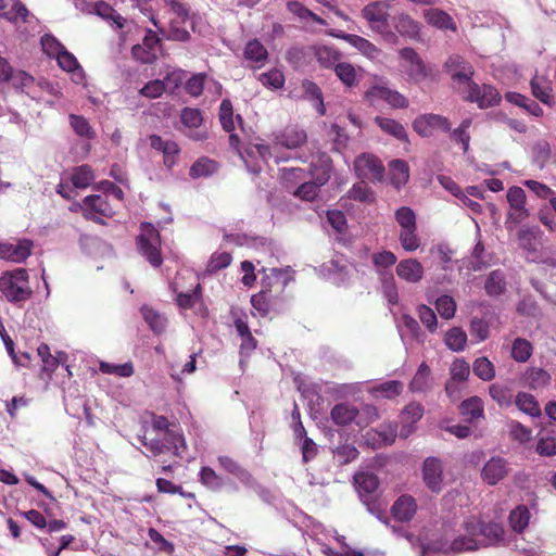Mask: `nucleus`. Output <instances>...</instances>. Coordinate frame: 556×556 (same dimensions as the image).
<instances>
[{
  "instance_id": "f257e3e1",
  "label": "nucleus",
  "mask_w": 556,
  "mask_h": 556,
  "mask_svg": "<svg viewBox=\"0 0 556 556\" xmlns=\"http://www.w3.org/2000/svg\"><path fill=\"white\" fill-rule=\"evenodd\" d=\"M354 485L362 503L367 507V510L379 520L387 521L384 519L386 504L380 500L378 493V477L371 472H357L354 475Z\"/></svg>"
},
{
  "instance_id": "f03ea898",
  "label": "nucleus",
  "mask_w": 556,
  "mask_h": 556,
  "mask_svg": "<svg viewBox=\"0 0 556 556\" xmlns=\"http://www.w3.org/2000/svg\"><path fill=\"white\" fill-rule=\"evenodd\" d=\"M0 291L4 298L14 304L24 303L33 295L29 287V276L25 268L4 271L0 277Z\"/></svg>"
},
{
  "instance_id": "7ed1b4c3",
  "label": "nucleus",
  "mask_w": 556,
  "mask_h": 556,
  "mask_svg": "<svg viewBox=\"0 0 556 556\" xmlns=\"http://www.w3.org/2000/svg\"><path fill=\"white\" fill-rule=\"evenodd\" d=\"M463 529L471 535H477L480 548L506 545L505 529L498 522H485L470 517L464 521Z\"/></svg>"
},
{
  "instance_id": "20e7f679",
  "label": "nucleus",
  "mask_w": 556,
  "mask_h": 556,
  "mask_svg": "<svg viewBox=\"0 0 556 556\" xmlns=\"http://www.w3.org/2000/svg\"><path fill=\"white\" fill-rule=\"evenodd\" d=\"M137 245L140 253L153 266L159 267L163 263L161 255V238L159 231L149 223L141 224V232L137 237Z\"/></svg>"
},
{
  "instance_id": "39448f33",
  "label": "nucleus",
  "mask_w": 556,
  "mask_h": 556,
  "mask_svg": "<svg viewBox=\"0 0 556 556\" xmlns=\"http://www.w3.org/2000/svg\"><path fill=\"white\" fill-rule=\"evenodd\" d=\"M365 99L371 105H376L379 101H384L394 109H406L408 106V100L397 90L389 88L383 78H379V80L365 92Z\"/></svg>"
},
{
  "instance_id": "423d86ee",
  "label": "nucleus",
  "mask_w": 556,
  "mask_h": 556,
  "mask_svg": "<svg viewBox=\"0 0 556 556\" xmlns=\"http://www.w3.org/2000/svg\"><path fill=\"white\" fill-rule=\"evenodd\" d=\"M270 157H275L276 163L286 160L275 154L271 146L264 143L251 144L245 149L244 154H242L247 169L253 175L260 174L262 163H267Z\"/></svg>"
},
{
  "instance_id": "0eeeda50",
  "label": "nucleus",
  "mask_w": 556,
  "mask_h": 556,
  "mask_svg": "<svg viewBox=\"0 0 556 556\" xmlns=\"http://www.w3.org/2000/svg\"><path fill=\"white\" fill-rule=\"evenodd\" d=\"M401 67L409 80L419 83L424 80L428 73L426 65L415 49L406 47L399 52Z\"/></svg>"
},
{
  "instance_id": "6e6552de",
  "label": "nucleus",
  "mask_w": 556,
  "mask_h": 556,
  "mask_svg": "<svg viewBox=\"0 0 556 556\" xmlns=\"http://www.w3.org/2000/svg\"><path fill=\"white\" fill-rule=\"evenodd\" d=\"M444 72L448 74L454 83L466 85L473 83L475 70L472 65L458 54H452L444 63Z\"/></svg>"
},
{
  "instance_id": "1a4fd4ad",
  "label": "nucleus",
  "mask_w": 556,
  "mask_h": 556,
  "mask_svg": "<svg viewBox=\"0 0 556 556\" xmlns=\"http://www.w3.org/2000/svg\"><path fill=\"white\" fill-rule=\"evenodd\" d=\"M422 481L425 485L434 494L443 490V464L438 457H427L422 463Z\"/></svg>"
},
{
  "instance_id": "9d476101",
  "label": "nucleus",
  "mask_w": 556,
  "mask_h": 556,
  "mask_svg": "<svg viewBox=\"0 0 556 556\" xmlns=\"http://www.w3.org/2000/svg\"><path fill=\"white\" fill-rule=\"evenodd\" d=\"M465 99L469 102H476L480 109H488L500 103L501 94L491 85L479 86L473 81L470 83V86L467 88Z\"/></svg>"
},
{
  "instance_id": "9b49d317",
  "label": "nucleus",
  "mask_w": 556,
  "mask_h": 556,
  "mask_svg": "<svg viewBox=\"0 0 556 556\" xmlns=\"http://www.w3.org/2000/svg\"><path fill=\"white\" fill-rule=\"evenodd\" d=\"M389 8L390 4L388 2L372 1L362 9L361 15L367 21L370 29L377 31L389 24Z\"/></svg>"
},
{
  "instance_id": "f8f14e48",
  "label": "nucleus",
  "mask_w": 556,
  "mask_h": 556,
  "mask_svg": "<svg viewBox=\"0 0 556 556\" xmlns=\"http://www.w3.org/2000/svg\"><path fill=\"white\" fill-rule=\"evenodd\" d=\"M34 242L30 239H18L15 242L0 243V258L23 263L31 254Z\"/></svg>"
},
{
  "instance_id": "ddd939ff",
  "label": "nucleus",
  "mask_w": 556,
  "mask_h": 556,
  "mask_svg": "<svg viewBox=\"0 0 556 556\" xmlns=\"http://www.w3.org/2000/svg\"><path fill=\"white\" fill-rule=\"evenodd\" d=\"M354 169L358 177L363 179L381 180L384 167L374 155L362 154L354 162Z\"/></svg>"
},
{
  "instance_id": "4468645a",
  "label": "nucleus",
  "mask_w": 556,
  "mask_h": 556,
  "mask_svg": "<svg viewBox=\"0 0 556 556\" xmlns=\"http://www.w3.org/2000/svg\"><path fill=\"white\" fill-rule=\"evenodd\" d=\"M307 139L306 132L296 127L290 126L282 131L274 135L273 149L276 153L279 147L287 149H296L301 147Z\"/></svg>"
},
{
  "instance_id": "2eb2a0df",
  "label": "nucleus",
  "mask_w": 556,
  "mask_h": 556,
  "mask_svg": "<svg viewBox=\"0 0 556 556\" xmlns=\"http://www.w3.org/2000/svg\"><path fill=\"white\" fill-rule=\"evenodd\" d=\"M508 475L507 462L500 457H491L482 468L481 477L490 485L497 484Z\"/></svg>"
},
{
  "instance_id": "dca6fc26",
  "label": "nucleus",
  "mask_w": 556,
  "mask_h": 556,
  "mask_svg": "<svg viewBox=\"0 0 556 556\" xmlns=\"http://www.w3.org/2000/svg\"><path fill=\"white\" fill-rule=\"evenodd\" d=\"M395 273L397 277L408 283H418L422 280L425 269L416 258H405L397 263Z\"/></svg>"
},
{
  "instance_id": "f3484780",
  "label": "nucleus",
  "mask_w": 556,
  "mask_h": 556,
  "mask_svg": "<svg viewBox=\"0 0 556 556\" xmlns=\"http://www.w3.org/2000/svg\"><path fill=\"white\" fill-rule=\"evenodd\" d=\"M84 207L86 211V216L97 223H102V219L96 217L93 214H99L100 216L110 217L113 215V208L108 202L106 198L92 194L88 195L84 200Z\"/></svg>"
},
{
  "instance_id": "a211bd4d",
  "label": "nucleus",
  "mask_w": 556,
  "mask_h": 556,
  "mask_svg": "<svg viewBox=\"0 0 556 556\" xmlns=\"http://www.w3.org/2000/svg\"><path fill=\"white\" fill-rule=\"evenodd\" d=\"M532 94L542 103L552 106L554 104V93L552 80L546 75H539L538 73L530 81Z\"/></svg>"
},
{
  "instance_id": "6ab92c4d",
  "label": "nucleus",
  "mask_w": 556,
  "mask_h": 556,
  "mask_svg": "<svg viewBox=\"0 0 556 556\" xmlns=\"http://www.w3.org/2000/svg\"><path fill=\"white\" fill-rule=\"evenodd\" d=\"M393 26L397 34L412 40L420 38V23L407 13H400L393 17Z\"/></svg>"
},
{
  "instance_id": "aec40b11",
  "label": "nucleus",
  "mask_w": 556,
  "mask_h": 556,
  "mask_svg": "<svg viewBox=\"0 0 556 556\" xmlns=\"http://www.w3.org/2000/svg\"><path fill=\"white\" fill-rule=\"evenodd\" d=\"M394 518L401 522H407L413 519L417 511L416 500L412 495H401L391 508Z\"/></svg>"
},
{
  "instance_id": "412c9836",
  "label": "nucleus",
  "mask_w": 556,
  "mask_h": 556,
  "mask_svg": "<svg viewBox=\"0 0 556 556\" xmlns=\"http://www.w3.org/2000/svg\"><path fill=\"white\" fill-rule=\"evenodd\" d=\"M243 55L252 68H261L268 59V52L261 41L252 39L247 42Z\"/></svg>"
},
{
  "instance_id": "4be33fe9",
  "label": "nucleus",
  "mask_w": 556,
  "mask_h": 556,
  "mask_svg": "<svg viewBox=\"0 0 556 556\" xmlns=\"http://www.w3.org/2000/svg\"><path fill=\"white\" fill-rule=\"evenodd\" d=\"M161 440L166 443L167 446H170L166 447V452H172L180 458L185 457V453L188 447L181 431L177 427L164 432L163 439Z\"/></svg>"
},
{
  "instance_id": "5701e85b",
  "label": "nucleus",
  "mask_w": 556,
  "mask_h": 556,
  "mask_svg": "<svg viewBox=\"0 0 556 556\" xmlns=\"http://www.w3.org/2000/svg\"><path fill=\"white\" fill-rule=\"evenodd\" d=\"M332 169L331 160L326 154H320L316 161L311 163V174L313 180L318 182L319 186H324L330 179Z\"/></svg>"
},
{
  "instance_id": "b1692460",
  "label": "nucleus",
  "mask_w": 556,
  "mask_h": 556,
  "mask_svg": "<svg viewBox=\"0 0 556 556\" xmlns=\"http://www.w3.org/2000/svg\"><path fill=\"white\" fill-rule=\"evenodd\" d=\"M506 275L501 269L492 270L484 282V290L489 296H500L506 292Z\"/></svg>"
},
{
  "instance_id": "393cba45",
  "label": "nucleus",
  "mask_w": 556,
  "mask_h": 556,
  "mask_svg": "<svg viewBox=\"0 0 556 556\" xmlns=\"http://www.w3.org/2000/svg\"><path fill=\"white\" fill-rule=\"evenodd\" d=\"M432 388L431 370L426 363H421L409 382L412 392H427Z\"/></svg>"
},
{
  "instance_id": "a878e982",
  "label": "nucleus",
  "mask_w": 556,
  "mask_h": 556,
  "mask_svg": "<svg viewBox=\"0 0 556 556\" xmlns=\"http://www.w3.org/2000/svg\"><path fill=\"white\" fill-rule=\"evenodd\" d=\"M425 18L428 22V24L439 28V29H450L455 31L456 30V24L454 23L453 18L450 14H447L445 11L439 10V9H430L425 12Z\"/></svg>"
},
{
  "instance_id": "bb28decb",
  "label": "nucleus",
  "mask_w": 556,
  "mask_h": 556,
  "mask_svg": "<svg viewBox=\"0 0 556 556\" xmlns=\"http://www.w3.org/2000/svg\"><path fill=\"white\" fill-rule=\"evenodd\" d=\"M217 462L225 471L233 475L241 483H252V475L231 457L218 456Z\"/></svg>"
},
{
  "instance_id": "cd10ccee",
  "label": "nucleus",
  "mask_w": 556,
  "mask_h": 556,
  "mask_svg": "<svg viewBox=\"0 0 556 556\" xmlns=\"http://www.w3.org/2000/svg\"><path fill=\"white\" fill-rule=\"evenodd\" d=\"M357 415V408L348 403H339L331 409V419L339 426L351 424L356 419Z\"/></svg>"
},
{
  "instance_id": "c85d7f7f",
  "label": "nucleus",
  "mask_w": 556,
  "mask_h": 556,
  "mask_svg": "<svg viewBox=\"0 0 556 556\" xmlns=\"http://www.w3.org/2000/svg\"><path fill=\"white\" fill-rule=\"evenodd\" d=\"M477 237H481L480 230L478 229ZM491 257L485 251L483 242L479 239L471 252V261L469 268L473 271H480L483 268L490 266Z\"/></svg>"
},
{
  "instance_id": "c756f323",
  "label": "nucleus",
  "mask_w": 556,
  "mask_h": 556,
  "mask_svg": "<svg viewBox=\"0 0 556 556\" xmlns=\"http://www.w3.org/2000/svg\"><path fill=\"white\" fill-rule=\"evenodd\" d=\"M389 166L391 173V182L396 189H400L408 181V164L404 160L395 159L390 162Z\"/></svg>"
},
{
  "instance_id": "7c9ffc66",
  "label": "nucleus",
  "mask_w": 556,
  "mask_h": 556,
  "mask_svg": "<svg viewBox=\"0 0 556 556\" xmlns=\"http://www.w3.org/2000/svg\"><path fill=\"white\" fill-rule=\"evenodd\" d=\"M375 123L380 127L382 131L393 136L397 140L407 141V132L404 126L395 119L376 116Z\"/></svg>"
},
{
  "instance_id": "2f4dec72",
  "label": "nucleus",
  "mask_w": 556,
  "mask_h": 556,
  "mask_svg": "<svg viewBox=\"0 0 556 556\" xmlns=\"http://www.w3.org/2000/svg\"><path fill=\"white\" fill-rule=\"evenodd\" d=\"M68 122L74 132L81 139L92 140L96 138L94 129L83 115L70 114Z\"/></svg>"
},
{
  "instance_id": "473e14b6",
  "label": "nucleus",
  "mask_w": 556,
  "mask_h": 556,
  "mask_svg": "<svg viewBox=\"0 0 556 556\" xmlns=\"http://www.w3.org/2000/svg\"><path fill=\"white\" fill-rule=\"evenodd\" d=\"M459 413L466 421H473L483 415L482 401L478 396H471L459 405Z\"/></svg>"
},
{
  "instance_id": "72a5a7b5",
  "label": "nucleus",
  "mask_w": 556,
  "mask_h": 556,
  "mask_svg": "<svg viewBox=\"0 0 556 556\" xmlns=\"http://www.w3.org/2000/svg\"><path fill=\"white\" fill-rule=\"evenodd\" d=\"M218 169V164L208 157H200L190 167V176L193 179L206 178L215 174Z\"/></svg>"
},
{
  "instance_id": "f704fd0d",
  "label": "nucleus",
  "mask_w": 556,
  "mask_h": 556,
  "mask_svg": "<svg viewBox=\"0 0 556 556\" xmlns=\"http://www.w3.org/2000/svg\"><path fill=\"white\" fill-rule=\"evenodd\" d=\"M542 237L540 227H525L518 231L519 244L527 251H535L536 245Z\"/></svg>"
},
{
  "instance_id": "c9c22d12",
  "label": "nucleus",
  "mask_w": 556,
  "mask_h": 556,
  "mask_svg": "<svg viewBox=\"0 0 556 556\" xmlns=\"http://www.w3.org/2000/svg\"><path fill=\"white\" fill-rule=\"evenodd\" d=\"M303 97L314 102V108L319 115H325L326 109L323 101V92L320 88L311 80H304L302 83Z\"/></svg>"
},
{
  "instance_id": "e433bc0d",
  "label": "nucleus",
  "mask_w": 556,
  "mask_h": 556,
  "mask_svg": "<svg viewBox=\"0 0 556 556\" xmlns=\"http://www.w3.org/2000/svg\"><path fill=\"white\" fill-rule=\"evenodd\" d=\"M480 549L477 535L464 533L455 538L450 544V551L454 553L475 552Z\"/></svg>"
},
{
  "instance_id": "4c0bfd02",
  "label": "nucleus",
  "mask_w": 556,
  "mask_h": 556,
  "mask_svg": "<svg viewBox=\"0 0 556 556\" xmlns=\"http://www.w3.org/2000/svg\"><path fill=\"white\" fill-rule=\"evenodd\" d=\"M532 162L539 167L544 168L552 157V148L548 141L542 139L536 141L531 149Z\"/></svg>"
},
{
  "instance_id": "58836bf2",
  "label": "nucleus",
  "mask_w": 556,
  "mask_h": 556,
  "mask_svg": "<svg viewBox=\"0 0 556 556\" xmlns=\"http://www.w3.org/2000/svg\"><path fill=\"white\" fill-rule=\"evenodd\" d=\"M346 42H349L352 47L357 49L361 53L369 59H377L381 53L378 47L358 35L348 36Z\"/></svg>"
},
{
  "instance_id": "ea45409f",
  "label": "nucleus",
  "mask_w": 556,
  "mask_h": 556,
  "mask_svg": "<svg viewBox=\"0 0 556 556\" xmlns=\"http://www.w3.org/2000/svg\"><path fill=\"white\" fill-rule=\"evenodd\" d=\"M526 384L533 390L543 389L551 381V375L542 368H530L525 374Z\"/></svg>"
},
{
  "instance_id": "a19ab883",
  "label": "nucleus",
  "mask_w": 556,
  "mask_h": 556,
  "mask_svg": "<svg viewBox=\"0 0 556 556\" xmlns=\"http://www.w3.org/2000/svg\"><path fill=\"white\" fill-rule=\"evenodd\" d=\"M37 353H38V356L41 358V362L43 364L42 370L48 372L49 375L52 374L56 369L60 361L63 357H66V354L64 352L59 353L58 357L51 355L50 348L46 343H41L38 346Z\"/></svg>"
},
{
  "instance_id": "79ce46f5",
  "label": "nucleus",
  "mask_w": 556,
  "mask_h": 556,
  "mask_svg": "<svg viewBox=\"0 0 556 556\" xmlns=\"http://www.w3.org/2000/svg\"><path fill=\"white\" fill-rule=\"evenodd\" d=\"M199 478L203 485L214 492L220 491L225 485L223 477L216 473V471L208 466L201 468Z\"/></svg>"
},
{
  "instance_id": "37998d69",
  "label": "nucleus",
  "mask_w": 556,
  "mask_h": 556,
  "mask_svg": "<svg viewBox=\"0 0 556 556\" xmlns=\"http://www.w3.org/2000/svg\"><path fill=\"white\" fill-rule=\"evenodd\" d=\"M508 519L513 530L521 533L529 525L530 511L526 506H518L510 511Z\"/></svg>"
},
{
  "instance_id": "c03bdc74",
  "label": "nucleus",
  "mask_w": 556,
  "mask_h": 556,
  "mask_svg": "<svg viewBox=\"0 0 556 556\" xmlns=\"http://www.w3.org/2000/svg\"><path fill=\"white\" fill-rule=\"evenodd\" d=\"M94 179L92 168L87 165H80L76 168H74V172L72 174V184L79 189H85L89 187Z\"/></svg>"
},
{
  "instance_id": "a18cd8bd",
  "label": "nucleus",
  "mask_w": 556,
  "mask_h": 556,
  "mask_svg": "<svg viewBox=\"0 0 556 556\" xmlns=\"http://www.w3.org/2000/svg\"><path fill=\"white\" fill-rule=\"evenodd\" d=\"M444 341L450 350L460 352L466 346L467 334L462 328L454 327L447 331Z\"/></svg>"
},
{
  "instance_id": "49530a36",
  "label": "nucleus",
  "mask_w": 556,
  "mask_h": 556,
  "mask_svg": "<svg viewBox=\"0 0 556 556\" xmlns=\"http://www.w3.org/2000/svg\"><path fill=\"white\" fill-rule=\"evenodd\" d=\"M515 403L521 412H523L532 417H536V416L541 415V409L539 407L536 400L534 399L533 395H531L529 393L519 392L516 396Z\"/></svg>"
},
{
  "instance_id": "de8ad7c7",
  "label": "nucleus",
  "mask_w": 556,
  "mask_h": 556,
  "mask_svg": "<svg viewBox=\"0 0 556 556\" xmlns=\"http://www.w3.org/2000/svg\"><path fill=\"white\" fill-rule=\"evenodd\" d=\"M59 65L67 72L74 73V76H77L79 80L83 79L84 73L83 68L78 64L77 59L68 52L66 49L61 51V53L56 56Z\"/></svg>"
},
{
  "instance_id": "09e8293b",
  "label": "nucleus",
  "mask_w": 556,
  "mask_h": 556,
  "mask_svg": "<svg viewBox=\"0 0 556 556\" xmlns=\"http://www.w3.org/2000/svg\"><path fill=\"white\" fill-rule=\"evenodd\" d=\"M531 343L522 338H517L511 345V357L519 363L527 362L532 355Z\"/></svg>"
},
{
  "instance_id": "8fccbe9b",
  "label": "nucleus",
  "mask_w": 556,
  "mask_h": 556,
  "mask_svg": "<svg viewBox=\"0 0 556 556\" xmlns=\"http://www.w3.org/2000/svg\"><path fill=\"white\" fill-rule=\"evenodd\" d=\"M334 72L345 86L352 87L357 84V72L352 64L340 62L336 65Z\"/></svg>"
},
{
  "instance_id": "3c124183",
  "label": "nucleus",
  "mask_w": 556,
  "mask_h": 556,
  "mask_svg": "<svg viewBox=\"0 0 556 556\" xmlns=\"http://www.w3.org/2000/svg\"><path fill=\"white\" fill-rule=\"evenodd\" d=\"M94 13L104 20L113 21L118 28L124 27L125 20L118 15L115 10L104 1H99L93 5Z\"/></svg>"
},
{
  "instance_id": "603ef678",
  "label": "nucleus",
  "mask_w": 556,
  "mask_h": 556,
  "mask_svg": "<svg viewBox=\"0 0 556 556\" xmlns=\"http://www.w3.org/2000/svg\"><path fill=\"white\" fill-rule=\"evenodd\" d=\"M489 394L500 406H509L513 394L508 387L500 383H493L489 387Z\"/></svg>"
},
{
  "instance_id": "864d4df0",
  "label": "nucleus",
  "mask_w": 556,
  "mask_h": 556,
  "mask_svg": "<svg viewBox=\"0 0 556 556\" xmlns=\"http://www.w3.org/2000/svg\"><path fill=\"white\" fill-rule=\"evenodd\" d=\"M473 374L484 381H490L495 377L493 364L486 357H478L472 365Z\"/></svg>"
},
{
  "instance_id": "5fc2aeb1",
  "label": "nucleus",
  "mask_w": 556,
  "mask_h": 556,
  "mask_svg": "<svg viewBox=\"0 0 556 556\" xmlns=\"http://www.w3.org/2000/svg\"><path fill=\"white\" fill-rule=\"evenodd\" d=\"M219 121L223 129L227 132L235 130L233 108L229 99H224L219 105Z\"/></svg>"
},
{
  "instance_id": "6e6d98bb",
  "label": "nucleus",
  "mask_w": 556,
  "mask_h": 556,
  "mask_svg": "<svg viewBox=\"0 0 556 556\" xmlns=\"http://www.w3.org/2000/svg\"><path fill=\"white\" fill-rule=\"evenodd\" d=\"M399 240L402 248L407 252L416 251L420 247V239L416 228L401 229Z\"/></svg>"
},
{
  "instance_id": "4d7b16f0",
  "label": "nucleus",
  "mask_w": 556,
  "mask_h": 556,
  "mask_svg": "<svg viewBox=\"0 0 556 556\" xmlns=\"http://www.w3.org/2000/svg\"><path fill=\"white\" fill-rule=\"evenodd\" d=\"M99 369L103 374L115 375L119 377H130L134 374V366L130 362L121 365L100 362Z\"/></svg>"
},
{
  "instance_id": "13d9d810",
  "label": "nucleus",
  "mask_w": 556,
  "mask_h": 556,
  "mask_svg": "<svg viewBox=\"0 0 556 556\" xmlns=\"http://www.w3.org/2000/svg\"><path fill=\"white\" fill-rule=\"evenodd\" d=\"M435 308L444 319H451L455 316L456 302L447 294L439 296L435 301Z\"/></svg>"
},
{
  "instance_id": "bf43d9fd",
  "label": "nucleus",
  "mask_w": 556,
  "mask_h": 556,
  "mask_svg": "<svg viewBox=\"0 0 556 556\" xmlns=\"http://www.w3.org/2000/svg\"><path fill=\"white\" fill-rule=\"evenodd\" d=\"M257 79L263 86L271 89H280L285 84L282 72L276 68L260 74Z\"/></svg>"
},
{
  "instance_id": "052dcab7",
  "label": "nucleus",
  "mask_w": 556,
  "mask_h": 556,
  "mask_svg": "<svg viewBox=\"0 0 556 556\" xmlns=\"http://www.w3.org/2000/svg\"><path fill=\"white\" fill-rule=\"evenodd\" d=\"M318 62L325 67H336L340 63L341 53L330 47L319 48L316 52Z\"/></svg>"
},
{
  "instance_id": "680f3d73",
  "label": "nucleus",
  "mask_w": 556,
  "mask_h": 556,
  "mask_svg": "<svg viewBox=\"0 0 556 556\" xmlns=\"http://www.w3.org/2000/svg\"><path fill=\"white\" fill-rule=\"evenodd\" d=\"M142 315H143V318L147 321V324L150 326V328L154 332L160 333V332L164 331V329L166 327L165 317H163L156 311L149 308V307L142 308Z\"/></svg>"
},
{
  "instance_id": "e2e57ef3",
  "label": "nucleus",
  "mask_w": 556,
  "mask_h": 556,
  "mask_svg": "<svg viewBox=\"0 0 556 556\" xmlns=\"http://www.w3.org/2000/svg\"><path fill=\"white\" fill-rule=\"evenodd\" d=\"M333 456L340 465H345L358 456L357 448L352 444H342L332 450Z\"/></svg>"
},
{
  "instance_id": "0e129e2a",
  "label": "nucleus",
  "mask_w": 556,
  "mask_h": 556,
  "mask_svg": "<svg viewBox=\"0 0 556 556\" xmlns=\"http://www.w3.org/2000/svg\"><path fill=\"white\" fill-rule=\"evenodd\" d=\"M403 391V383L397 380H390L372 389L374 393H380L386 399H393L400 395Z\"/></svg>"
},
{
  "instance_id": "69168bd1",
  "label": "nucleus",
  "mask_w": 556,
  "mask_h": 556,
  "mask_svg": "<svg viewBox=\"0 0 556 556\" xmlns=\"http://www.w3.org/2000/svg\"><path fill=\"white\" fill-rule=\"evenodd\" d=\"M535 451L539 455L553 457L556 455V433L548 434L539 439Z\"/></svg>"
},
{
  "instance_id": "338daca9",
  "label": "nucleus",
  "mask_w": 556,
  "mask_h": 556,
  "mask_svg": "<svg viewBox=\"0 0 556 556\" xmlns=\"http://www.w3.org/2000/svg\"><path fill=\"white\" fill-rule=\"evenodd\" d=\"M395 219L401 226V229L416 228V215L408 206H401L395 212Z\"/></svg>"
},
{
  "instance_id": "774afa93",
  "label": "nucleus",
  "mask_w": 556,
  "mask_h": 556,
  "mask_svg": "<svg viewBox=\"0 0 556 556\" xmlns=\"http://www.w3.org/2000/svg\"><path fill=\"white\" fill-rule=\"evenodd\" d=\"M180 118L182 124L189 128H199L203 122L202 112L194 108H185Z\"/></svg>"
}]
</instances>
